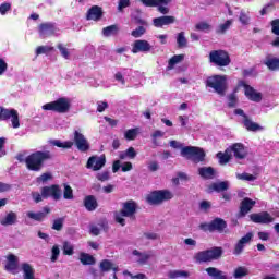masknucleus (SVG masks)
Returning a JSON list of instances; mask_svg holds the SVG:
<instances>
[{"instance_id": "obj_1", "label": "nucleus", "mask_w": 279, "mask_h": 279, "mask_svg": "<svg viewBox=\"0 0 279 279\" xmlns=\"http://www.w3.org/2000/svg\"><path fill=\"white\" fill-rule=\"evenodd\" d=\"M73 141L62 142L60 140H50L49 143L52 145V147H59L60 149H71L73 145H75L78 151L82 154H86L90 150V143H88V140L86 136H84V134H82V132L74 131Z\"/></svg>"}, {"instance_id": "obj_2", "label": "nucleus", "mask_w": 279, "mask_h": 279, "mask_svg": "<svg viewBox=\"0 0 279 279\" xmlns=\"http://www.w3.org/2000/svg\"><path fill=\"white\" fill-rule=\"evenodd\" d=\"M47 160H53V154L49 150H36L26 156L25 166L28 171L38 173L45 168Z\"/></svg>"}, {"instance_id": "obj_3", "label": "nucleus", "mask_w": 279, "mask_h": 279, "mask_svg": "<svg viewBox=\"0 0 279 279\" xmlns=\"http://www.w3.org/2000/svg\"><path fill=\"white\" fill-rule=\"evenodd\" d=\"M138 210V204L135 203L134 199H129L124 203H122V208L120 211L114 213V221L116 223H119L120 226H125V218L128 217L131 219V221H136V213Z\"/></svg>"}, {"instance_id": "obj_4", "label": "nucleus", "mask_w": 279, "mask_h": 279, "mask_svg": "<svg viewBox=\"0 0 279 279\" xmlns=\"http://www.w3.org/2000/svg\"><path fill=\"white\" fill-rule=\"evenodd\" d=\"M223 256V247L213 246L211 248L199 251L194 255L195 263L202 265L203 263H213L219 260Z\"/></svg>"}, {"instance_id": "obj_5", "label": "nucleus", "mask_w": 279, "mask_h": 279, "mask_svg": "<svg viewBox=\"0 0 279 279\" xmlns=\"http://www.w3.org/2000/svg\"><path fill=\"white\" fill-rule=\"evenodd\" d=\"M227 80L226 75H213L207 77L205 85L207 88H213L220 97H223L226 90H228Z\"/></svg>"}, {"instance_id": "obj_6", "label": "nucleus", "mask_w": 279, "mask_h": 279, "mask_svg": "<svg viewBox=\"0 0 279 279\" xmlns=\"http://www.w3.org/2000/svg\"><path fill=\"white\" fill-rule=\"evenodd\" d=\"M181 156L186 160H192L194 165H199V162H204V160H206V151L197 146L183 147L181 149Z\"/></svg>"}, {"instance_id": "obj_7", "label": "nucleus", "mask_w": 279, "mask_h": 279, "mask_svg": "<svg viewBox=\"0 0 279 279\" xmlns=\"http://www.w3.org/2000/svg\"><path fill=\"white\" fill-rule=\"evenodd\" d=\"M43 110L66 114L71 110V101L66 97H60L54 101L43 105Z\"/></svg>"}, {"instance_id": "obj_8", "label": "nucleus", "mask_w": 279, "mask_h": 279, "mask_svg": "<svg viewBox=\"0 0 279 279\" xmlns=\"http://www.w3.org/2000/svg\"><path fill=\"white\" fill-rule=\"evenodd\" d=\"M169 199H173V193L169 190H156L146 196V202L150 206H160V204L169 202Z\"/></svg>"}, {"instance_id": "obj_9", "label": "nucleus", "mask_w": 279, "mask_h": 279, "mask_svg": "<svg viewBox=\"0 0 279 279\" xmlns=\"http://www.w3.org/2000/svg\"><path fill=\"white\" fill-rule=\"evenodd\" d=\"M209 62L215 66H230L232 59H230V53L228 51L218 49L209 52Z\"/></svg>"}, {"instance_id": "obj_10", "label": "nucleus", "mask_w": 279, "mask_h": 279, "mask_svg": "<svg viewBox=\"0 0 279 279\" xmlns=\"http://www.w3.org/2000/svg\"><path fill=\"white\" fill-rule=\"evenodd\" d=\"M228 228V222L222 218H215L210 222H203L199 225V230L203 232H218L221 234Z\"/></svg>"}, {"instance_id": "obj_11", "label": "nucleus", "mask_w": 279, "mask_h": 279, "mask_svg": "<svg viewBox=\"0 0 279 279\" xmlns=\"http://www.w3.org/2000/svg\"><path fill=\"white\" fill-rule=\"evenodd\" d=\"M9 119H11L12 128H21L19 111H16V109H7L5 107H0V122L9 121Z\"/></svg>"}, {"instance_id": "obj_12", "label": "nucleus", "mask_w": 279, "mask_h": 279, "mask_svg": "<svg viewBox=\"0 0 279 279\" xmlns=\"http://www.w3.org/2000/svg\"><path fill=\"white\" fill-rule=\"evenodd\" d=\"M41 195L44 199H49V197H51L54 202H60V199H62V189H60V185L58 184L44 186L41 187Z\"/></svg>"}, {"instance_id": "obj_13", "label": "nucleus", "mask_w": 279, "mask_h": 279, "mask_svg": "<svg viewBox=\"0 0 279 279\" xmlns=\"http://www.w3.org/2000/svg\"><path fill=\"white\" fill-rule=\"evenodd\" d=\"M143 5L146 8H158V12L160 14H169V3H171V0H140Z\"/></svg>"}, {"instance_id": "obj_14", "label": "nucleus", "mask_w": 279, "mask_h": 279, "mask_svg": "<svg viewBox=\"0 0 279 279\" xmlns=\"http://www.w3.org/2000/svg\"><path fill=\"white\" fill-rule=\"evenodd\" d=\"M242 86L244 88V95L250 101H254L255 104H260L263 101V94L260 92H256V89L251 85H247V83H243Z\"/></svg>"}, {"instance_id": "obj_15", "label": "nucleus", "mask_w": 279, "mask_h": 279, "mask_svg": "<svg viewBox=\"0 0 279 279\" xmlns=\"http://www.w3.org/2000/svg\"><path fill=\"white\" fill-rule=\"evenodd\" d=\"M106 167V155H102L100 157L92 156L88 158L86 168L93 169L94 171H100V169H104Z\"/></svg>"}, {"instance_id": "obj_16", "label": "nucleus", "mask_w": 279, "mask_h": 279, "mask_svg": "<svg viewBox=\"0 0 279 279\" xmlns=\"http://www.w3.org/2000/svg\"><path fill=\"white\" fill-rule=\"evenodd\" d=\"M250 219H251V221H253V223H262V225L274 223V217H271V214H269V211H260L258 214H251Z\"/></svg>"}, {"instance_id": "obj_17", "label": "nucleus", "mask_w": 279, "mask_h": 279, "mask_svg": "<svg viewBox=\"0 0 279 279\" xmlns=\"http://www.w3.org/2000/svg\"><path fill=\"white\" fill-rule=\"evenodd\" d=\"M230 153H233L236 160H245L247 158V150H245V145L243 143H234L228 147Z\"/></svg>"}, {"instance_id": "obj_18", "label": "nucleus", "mask_w": 279, "mask_h": 279, "mask_svg": "<svg viewBox=\"0 0 279 279\" xmlns=\"http://www.w3.org/2000/svg\"><path fill=\"white\" fill-rule=\"evenodd\" d=\"M132 53H149L151 44L145 39H137L133 43Z\"/></svg>"}, {"instance_id": "obj_19", "label": "nucleus", "mask_w": 279, "mask_h": 279, "mask_svg": "<svg viewBox=\"0 0 279 279\" xmlns=\"http://www.w3.org/2000/svg\"><path fill=\"white\" fill-rule=\"evenodd\" d=\"M51 215V208L49 206H45L43 208V211H27L26 213V217H28V219H32L33 221H38L39 223H43V221H45V219H47V216Z\"/></svg>"}, {"instance_id": "obj_20", "label": "nucleus", "mask_w": 279, "mask_h": 279, "mask_svg": "<svg viewBox=\"0 0 279 279\" xmlns=\"http://www.w3.org/2000/svg\"><path fill=\"white\" fill-rule=\"evenodd\" d=\"M254 239V233L248 232L244 236H242L234 246L233 254L234 256H240L243 254V250H245V245L250 243Z\"/></svg>"}, {"instance_id": "obj_21", "label": "nucleus", "mask_w": 279, "mask_h": 279, "mask_svg": "<svg viewBox=\"0 0 279 279\" xmlns=\"http://www.w3.org/2000/svg\"><path fill=\"white\" fill-rule=\"evenodd\" d=\"M104 19V9L99 5H93L86 13V21H101Z\"/></svg>"}, {"instance_id": "obj_22", "label": "nucleus", "mask_w": 279, "mask_h": 279, "mask_svg": "<svg viewBox=\"0 0 279 279\" xmlns=\"http://www.w3.org/2000/svg\"><path fill=\"white\" fill-rule=\"evenodd\" d=\"M56 32H58V28L56 27V24L51 22L39 24L38 33L40 36H53Z\"/></svg>"}, {"instance_id": "obj_23", "label": "nucleus", "mask_w": 279, "mask_h": 279, "mask_svg": "<svg viewBox=\"0 0 279 279\" xmlns=\"http://www.w3.org/2000/svg\"><path fill=\"white\" fill-rule=\"evenodd\" d=\"M173 23H175L173 15H163L153 20L154 27H165V25H173Z\"/></svg>"}, {"instance_id": "obj_24", "label": "nucleus", "mask_w": 279, "mask_h": 279, "mask_svg": "<svg viewBox=\"0 0 279 279\" xmlns=\"http://www.w3.org/2000/svg\"><path fill=\"white\" fill-rule=\"evenodd\" d=\"M84 208L88 213H94L96 208H99V203L97 202V197L95 195H87L83 199Z\"/></svg>"}, {"instance_id": "obj_25", "label": "nucleus", "mask_w": 279, "mask_h": 279, "mask_svg": "<svg viewBox=\"0 0 279 279\" xmlns=\"http://www.w3.org/2000/svg\"><path fill=\"white\" fill-rule=\"evenodd\" d=\"M254 206H256V201L245 197L240 204V215L245 217V215H247V213H250Z\"/></svg>"}, {"instance_id": "obj_26", "label": "nucleus", "mask_w": 279, "mask_h": 279, "mask_svg": "<svg viewBox=\"0 0 279 279\" xmlns=\"http://www.w3.org/2000/svg\"><path fill=\"white\" fill-rule=\"evenodd\" d=\"M4 269L5 271H16V269H19V257L14 254H9Z\"/></svg>"}, {"instance_id": "obj_27", "label": "nucleus", "mask_w": 279, "mask_h": 279, "mask_svg": "<svg viewBox=\"0 0 279 279\" xmlns=\"http://www.w3.org/2000/svg\"><path fill=\"white\" fill-rule=\"evenodd\" d=\"M19 221V216L14 211H9L4 218L0 220L1 226H14Z\"/></svg>"}, {"instance_id": "obj_28", "label": "nucleus", "mask_w": 279, "mask_h": 279, "mask_svg": "<svg viewBox=\"0 0 279 279\" xmlns=\"http://www.w3.org/2000/svg\"><path fill=\"white\" fill-rule=\"evenodd\" d=\"M265 66L269 71H279V58L278 57H267L264 61Z\"/></svg>"}, {"instance_id": "obj_29", "label": "nucleus", "mask_w": 279, "mask_h": 279, "mask_svg": "<svg viewBox=\"0 0 279 279\" xmlns=\"http://www.w3.org/2000/svg\"><path fill=\"white\" fill-rule=\"evenodd\" d=\"M198 174L204 180H213L215 178V168L213 167H202L198 169Z\"/></svg>"}, {"instance_id": "obj_30", "label": "nucleus", "mask_w": 279, "mask_h": 279, "mask_svg": "<svg viewBox=\"0 0 279 279\" xmlns=\"http://www.w3.org/2000/svg\"><path fill=\"white\" fill-rule=\"evenodd\" d=\"M22 271H23L24 279H37L35 277L36 271L34 270V267H32V265L27 263H23Z\"/></svg>"}, {"instance_id": "obj_31", "label": "nucleus", "mask_w": 279, "mask_h": 279, "mask_svg": "<svg viewBox=\"0 0 279 279\" xmlns=\"http://www.w3.org/2000/svg\"><path fill=\"white\" fill-rule=\"evenodd\" d=\"M216 158H218L219 165H228V162L232 160V154L230 153L229 148H227L225 153L222 151L217 153Z\"/></svg>"}, {"instance_id": "obj_32", "label": "nucleus", "mask_w": 279, "mask_h": 279, "mask_svg": "<svg viewBox=\"0 0 279 279\" xmlns=\"http://www.w3.org/2000/svg\"><path fill=\"white\" fill-rule=\"evenodd\" d=\"M243 125L244 128H246L247 132H258L263 130V126H260L256 122H252L248 117H245V119L243 120Z\"/></svg>"}, {"instance_id": "obj_33", "label": "nucleus", "mask_w": 279, "mask_h": 279, "mask_svg": "<svg viewBox=\"0 0 279 279\" xmlns=\"http://www.w3.org/2000/svg\"><path fill=\"white\" fill-rule=\"evenodd\" d=\"M209 189L216 193H223L230 189V185L228 184V181H221L219 183H213Z\"/></svg>"}, {"instance_id": "obj_34", "label": "nucleus", "mask_w": 279, "mask_h": 279, "mask_svg": "<svg viewBox=\"0 0 279 279\" xmlns=\"http://www.w3.org/2000/svg\"><path fill=\"white\" fill-rule=\"evenodd\" d=\"M182 60H184V54H174L168 61L167 71H173V69L175 68V64H180Z\"/></svg>"}, {"instance_id": "obj_35", "label": "nucleus", "mask_w": 279, "mask_h": 279, "mask_svg": "<svg viewBox=\"0 0 279 279\" xmlns=\"http://www.w3.org/2000/svg\"><path fill=\"white\" fill-rule=\"evenodd\" d=\"M133 256H140L138 265H147V260L151 258V254L141 253L138 250L133 251Z\"/></svg>"}, {"instance_id": "obj_36", "label": "nucleus", "mask_w": 279, "mask_h": 279, "mask_svg": "<svg viewBox=\"0 0 279 279\" xmlns=\"http://www.w3.org/2000/svg\"><path fill=\"white\" fill-rule=\"evenodd\" d=\"M119 34V26L117 24L102 28V35L107 38L110 36H117Z\"/></svg>"}, {"instance_id": "obj_37", "label": "nucleus", "mask_w": 279, "mask_h": 279, "mask_svg": "<svg viewBox=\"0 0 279 279\" xmlns=\"http://www.w3.org/2000/svg\"><path fill=\"white\" fill-rule=\"evenodd\" d=\"M80 260L82 265H95L96 259L88 253H81Z\"/></svg>"}, {"instance_id": "obj_38", "label": "nucleus", "mask_w": 279, "mask_h": 279, "mask_svg": "<svg viewBox=\"0 0 279 279\" xmlns=\"http://www.w3.org/2000/svg\"><path fill=\"white\" fill-rule=\"evenodd\" d=\"M230 27H232V20H227L223 24H220L216 28V34L223 35L226 32H228V29H230Z\"/></svg>"}, {"instance_id": "obj_39", "label": "nucleus", "mask_w": 279, "mask_h": 279, "mask_svg": "<svg viewBox=\"0 0 279 279\" xmlns=\"http://www.w3.org/2000/svg\"><path fill=\"white\" fill-rule=\"evenodd\" d=\"M177 45L179 49H184L189 45V40H186V37L184 36V32H181L177 35Z\"/></svg>"}, {"instance_id": "obj_40", "label": "nucleus", "mask_w": 279, "mask_h": 279, "mask_svg": "<svg viewBox=\"0 0 279 279\" xmlns=\"http://www.w3.org/2000/svg\"><path fill=\"white\" fill-rule=\"evenodd\" d=\"M190 274L186 270H173L170 271L168 277L170 279H178V278H189Z\"/></svg>"}, {"instance_id": "obj_41", "label": "nucleus", "mask_w": 279, "mask_h": 279, "mask_svg": "<svg viewBox=\"0 0 279 279\" xmlns=\"http://www.w3.org/2000/svg\"><path fill=\"white\" fill-rule=\"evenodd\" d=\"M64 228V217L57 218L52 221V230H56L57 232H62Z\"/></svg>"}, {"instance_id": "obj_42", "label": "nucleus", "mask_w": 279, "mask_h": 279, "mask_svg": "<svg viewBox=\"0 0 279 279\" xmlns=\"http://www.w3.org/2000/svg\"><path fill=\"white\" fill-rule=\"evenodd\" d=\"M137 136H138V129H129L124 133V138L126 141H136Z\"/></svg>"}, {"instance_id": "obj_43", "label": "nucleus", "mask_w": 279, "mask_h": 279, "mask_svg": "<svg viewBox=\"0 0 279 279\" xmlns=\"http://www.w3.org/2000/svg\"><path fill=\"white\" fill-rule=\"evenodd\" d=\"M112 265L113 263H111L109 259H102L100 262V271H102L104 274L111 271L112 270Z\"/></svg>"}, {"instance_id": "obj_44", "label": "nucleus", "mask_w": 279, "mask_h": 279, "mask_svg": "<svg viewBox=\"0 0 279 279\" xmlns=\"http://www.w3.org/2000/svg\"><path fill=\"white\" fill-rule=\"evenodd\" d=\"M146 33L147 28L144 26H138L131 32V36H133V38H141L142 36H145Z\"/></svg>"}, {"instance_id": "obj_45", "label": "nucleus", "mask_w": 279, "mask_h": 279, "mask_svg": "<svg viewBox=\"0 0 279 279\" xmlns=\"http://www.w3.org/2000/svg\"><path fill=\"white\" fill-rule=\"evenodd\" d=\"M53 46H39L36 48V56H43V53H51L53 51Z\"/></svg>"}, {"instance_id": "obj_46", "label": "nucleus", "mask_w": 279, "mask_h": 279, "mask_svg": "<svg viewBox=\"0 0 279 279\" xmlns=\"http://www.w3.org/2000/svg\"><path fill=\"white\" fill-rule=\"evenodd\" d=\"M49 180H53V175L51 172H45L41 175L37 177L36 182L38 184H45V182H49Z\"/></svg>"}, {"instance_id": "obj_47", "label": "nucleus", "mask_w": 279, "mask_h": 279, "mask_svg": "<svg viewBox=\"0 0 279 279\" xmlns=\"http://www.w3.org/2000/svg\"><path fill=\"white\" fill-rule=\"evenodd\" d=\"M195 29L196 32H210V29H213V26L207 22H199L195 25Z\"/></svg>"}, {"instance_id": "obj_48", "label": "nucleus", "mask_w": 279, "mask_h": 279, "mask_svg": "<svg viewBox=\"0 0 279 279\" xmlns=\"http://www.w3.org/2000/svg\"><path fill=\"white\" fill-rule=\"evenodd\" d=\"M247 268L243 267V266H239L235 270H234V278H245V276H247Z\"/></svg>"}, {"instance_id": "obj_49", "label": "nucleus", "mask_w": 279, "mask_h": 279, "mask_svg": "<svg viewBox=\"0 0 279 279\" xmlns=\"http://www.w3.org/2000/svg\"><path fill=\"white\" fill-rule=\"evenodd\" d=\"M236 104H239V98L235 93H232L228 96V108H236Z\"/></svg>"}, {"instance_id": "obj_50", "label": "nucleus", "mask_w": 279, "mask_h": 279, "mask_svg": "<svg viewBox=\"0 0 279 279\" xmlns=\"http://www.w3.org/2000/svg\"><path fill=\"white\" fill-rule=\"evenodd\" d=\"M59 256H60V246L53 245L51 248V257H50L51 263H57Z\"/></svg>"}, {"instance_id": "obj_51", "label": "nucleus", "mask_w": 279, "mask_h": 279, "mask_svg": "<svg viewBox=\"0 0 279 279\" xmlns=\"http://www.w3.org/2000/svg\"><path fill=\"white\" fill-rule=\"evenodd\" d=\"M64 190H63V197L65 199H73V187H71V185L69 184H63Z\"/></svg>"}, {"instance_id": "obj_52", "label": "nucleus", "mask_w": 279, "mask_h": 279, "mask_svg": "<svg viewBox=\"0 0 279 279\" xmlns=\"http://www.w3.org/2000/svg\"><path fill=\"white\" fill-rule=\"evenodd\" d=\"M57 48L59 49L62 58H64L65 60H69L71 52H69V48L64 47V45L62 44H58Z\"/></svg>"}, {"instance_id": "obj_53", "label": "nucleus", "mask_w": 279, "mask_h": 279, "mask_svg": "<svg viewBox=\"0 0 279 279\" xmlns=\"http://www.w3.org/2000/svg\"><path fill=\"white\" fill-rule=\"evenodd\" d=\"M162 136H165V132H162V131H160V130H156V131L151 134L153 145H155L156 147H158V138H162Z\"/></svg>"}, {"instance_id": "obj_54", "label": "nucleus", "mask_w": 279, "mask_h": 279, "mask_svg": "<svg viewBox=\"0 0 279 279\" xmlns=\"http://www.w3.org/2000/svg\"><path fill=\"white\" fill-rule=\"evenodd\" d=\"M238 180H245L246 182H254V180H256V177H254V174H250V173H238L236 174Z\"/></svg>"}, {"instance_id": "obj_55", "label": "nucleus", "mask_w": 279, "mask_h": 279, "mask_svg": "<svg viewBox=\"0 0 279 279\" xmlns=\"http://www.w3.org/2000/svg\"><path fill=\"white\" fill-rule=\"evenodd\" d=\"M239 21H240V23H242V25H250V15H248V13L242 10L240 12Z\"/></svg>"}, {"instance_id": "obj_56", "label": "nucleus", "mask_w": 279, "mask_h": 279, "mask_svg": "<svg viewBox=\"0 0 279 279\" xmlns=\"http://www.w3.org/2000/svg\"><path fill=\"white\" fill-rule=\"evenodd\" d=\"M63 254L64 256H73L74 254L73 246H71L69 242L63 244Z\"/></svg>"}, {"instance_id": "obj_57", "label": "nucleus", "mask_w": 279, "mask_h": 279, "mask_svg": "<svg viewBox=\"0 0 279 279\" xmlns=\"http://www.w3.org/2000/svg\"><path fill=\"white\" fill-rule=\"evenodd\" d=\"M97 180H99V182H108V180H110V172L108 171H104L100 172L96 175Z\"/></svg>"}, {"instance_id": "obj_58", "label": "nucleus", "mask_w": 279, "mask_h": 279, "mask_svg": "<svg viewBox=\"0 0 279 279\" xmlns=\"http://www.w3.org/2000/svg\"><path fill=\"white\" fill-rule=\"evenodd\" d=\"M10 10H12V4H10V2H4L0 5V14H2V16L8 14Z\"/></svg>"}, {"instance_id": "obj_59", "label": "nucleus", "mask_w": 279, "mask_h": 279, "mask_svg": "<svg viewBox=\"0 0 279 279\" xmlns=\"http://www.w3.org/2000/svg\"><path fill=\"white\" fill-rule=\"evenodd\" d=\"M271 32L275 36H279V19L272 20L271 23Z\"/></svg>"}, {"instance_id": "obj_60", "label": "nucleus", "mask_w": 279, "mask_h": 279, "mask_svg": "<svg viewBox=\"0 0 279 279\" xmlns=\"http://www.w3.org/2000/svg\"><path fill=\"white\" fill-rule=\"evenodd\" d=\"M130 5H131L130 0H119L118 10L119 12H123V10H125V8H130Z\"/></svg>"}, {"instance_id": "obj_61", "label": "nucleus", "mask_w": 279, "mask_h": 279, "mask_svg": "<svg viewBox=\"0 0 279 279\" xmlns=\"http://www.w3.org/2000/svg\"><path fill=\"white\" fill-rule=\"evenodd\" d=\"M126 156L128 158H130V160H134V158H136V149H134V147H129L126 150Z\"/></svg>"}, {"instance_id": "obj_62", "label": "nucleus", "mask_w": 279, "mask_h": 279, "mask_svg": "<svg viewBox=\"0 0 279 279\" xmlns=\"http://www.w3.org/2000/svg\"><path fill=\"white\" fill-rule=\"evenodd\" d=\"M32 197H33L35 204H40V202H43V199H45V197H43V194H40L38 192H33Z\"/></svg>"}, {"instance_id": "obj_63", "label": "nucleus", "mask_w": 279, "mask_h": 279, "mask_svg": "<svg viewBox=\"0 0 279 279\" xmlns=\"http://www.w3.org/2000/svg\"><path fill=\"white\" fill-rule=\"evenodd\" d=\"M5 71H8V63L5 62V60L0 58V75H3Z\"/></svg>"}, {"instance_id": "obj_64", "label": "nucleus", "mask_w": 279, "mask_h": 279, "mask_svg": "<svg viewBox=\"0 0 279 279\" xmlns=\"http://www.w3.org/2000/svg\"><path fill=\"white\" fill-rule=\"evenodd\" d=\"M158 169H160V166L157 163V161H151V162L148 165V170H150L151 173L158 171Z\"/></svg>"}]
</instances>
